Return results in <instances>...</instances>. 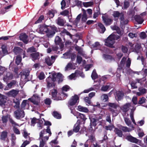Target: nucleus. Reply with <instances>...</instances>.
I'll list each match as a JSON object with an SVG mask.
<instances>
[{
	"mask_svg": "<svg viewBox=\"0 0 147 147\" xmlns=\"http://www.w3.org/2000/svg\"><path fill=\"white\" fill-rule=\"evenodd\" d=\"M110 35L114 41H115V40H118L120 38V36L118 35L113 34H111Z\"/></svg>",
	"mask_w": 147,
	"mask_h": 147,
	"instance_id": "nucleus-50",
	"label": "nucleus"
},
{
	"mask_svg": "<svg viewBox=\"0 0 147 147\" xmlns=\"http://www.w3.org/2000/svg\"><path fill=\"white\" fill-rule=\"evenodd\" d=\"M129 6V3L128 1H125L124 2L123 8L125 9H127Z\"/></svg>",
	"mask_w": 147,
	"mask_h": 147,
	"instance_id": "nucleus-54",
	"label": "nucleus"
},
{
	"mask_svg": "<svg viewBox=\"0 0 147 147\" xmlns=\"http://www.w3.org/2000/svg\"><path fill=\"white\" fill-rule=\"evenodd\" d=\"M111 36V35H109L105 40V45L108 47L113 48L114 47L113 45L115 43V41L113 40Z\"/></svg>",
	"mask_w": 147,
	"mask_h": 147,
	"instance_id": "nucleus-4",
	"label": "nucleus"
},
{
	"mask_svg": "<svg viewBox=\"0 0 147 147\" xmlns=\"http://www.w3.org/2000/svg\"><path fill=\"white\" fill-rule=\"evenodd\" d=\"M130 117L133 123L135 125H136V123L135 122L134 117V111L132 109L131 110V112L130 113Z\"/></svg>",
	"mask_w": 147,
	"mask_h": 147,
	"instance_id": "nucleus-40",
	"label": "nucleus"
},
{
	"mask_svg": "<svg viewBox=\"0 0 147 147\" xmlns=\"http://www.w3.org/2000/svg\"><path fill=\"white\" fill-rule=\"evenodd\" d=\"M57 79H59L58 82H62L63 81L62 75L60 73H58L57 75Z\"/></svg>",
	"mask_w": 147,
	"mask_h": 147,
	"instance_id": "nucleus-38",
	"label": "nucleus"
},
{
	"mask_svg": "<svg viewBox=\"0 0 147 147\" xmlns=\"http://www.w3.org/2000/svg\"><path fill=\"white\" fill-rule=\"evenodd\" d=\"M30 73V71L28 70H26L24 72L23 74L25 76V79H27Z\"/></svg>",
	"mask_w": 147,
	"mask_h": 147,
	"instance_id": "nucleus-62",
	"label": "nucleus"
},
{
	"mask_svg": "<svg viewBox=\"0 0 147 147\" xmlns=\"http://www.w3.org/2000/svg\"><path fill=\"white\" fill-rule=\"evenodd\" d=\"M26 102L27 100H24L21 104L20 108V109H21L22 110H23L25 109V107L26 105Z\"/></svg>",
	"mask_w": 147,
	"mask_h": 147,
	"instance_id": "nucleus-32",
	"label": "nucleus"
},
{
	"mask_svg": "<svg viewBox=\"0 0 147 147\" xmlns=\"http://www.w3.org/2000/svg\"><path fill=\"white\" fill-rule=\"evenodd\" d=\"M13 102L16 104L14 106V107L15 109H20V102L19 100L17 99H13Z\"/></svg>",
	"mask_w": 147,
	"mask_h": 147,
	"instance_id": "nucleus-27",
	"label": "nucleus"
},
{
	"mask_svg": "<svg viewBox=\"0 0 147 147\" xmlns=\"http://www.w3.org/2000/svg\"><path fill=\"white\" fill-rule=\"evenodd\" d=\"M3 53V54H7L8 53V52L7 49V47L5 45H3L1 47Z\"/></svg>",
	"mask_w": 147,
	"mask_h": 147,
	"instance_id": "nucleus-34",
	"label": "nucleus"
},
{
	"mask_svg": "<svg viewBox=\"0 0 147 147\" xmlns=\"http://www.w3.org/2000/svg\"><path fill=\"white\" fill-rule=\"evenodd\" d=\"M97 119L95 118H92L91 120V123L90 124L92 125H93L96 126V122Z\"/></svg>",
	"mask_w": 147,
	"mask_h": 147,
	"instance_id": "nucleus-47",
	"label": "nucleus"
},
{
	"mask_svg": "<svg viewBox=\"0 0 147 147\" xmlns=\"http://www.w3.org/2000/svg\"><path fill=\"white\" fill-rule=\"evenodd\" d=\"M7 97L0 94V105L4 106L7 102Z\"/></svg>",
	"mask_w": 147,
	"mask_h": 147,
	"instance_id": "nucleus-17",
	"label": "nucleus"
},
{
	"mask_svg": "<svg viewBox=\"0 0 147 147\" xmlns=\"http://www.w3.org/2000/svg\"><path fill=\"white\" fill-rule=\"evenodd\" d=\"M91 48L95 50H99L101 48V45L98 42H96L91 45Z\"/></svg>",
	"mask_w": 147,
	"mask_h": 147,
	"instance_id": "nucleus-20",
	"label": "nucleus"
},
{
	"mask_svg": "<svg viewBox=\"0 0 147 147\" xmlns=\"http://www.w3.org/2000/svg\"><path fill=\"white\" fill-rule=\"evenodd\" d=\"M78 110L80 111L87 113L89 111L87 108L83 107L81 105L78 106Z\"/></svg>",
	"mask_w": 147,
	"mask_h": 147,
	"instance_id": "nucleus-23",
	"label": "nucleus"
},
{
	"mask_svg": "<svg viewBox=\"0 0 147 147\" xmlns=\"http://www.w3.org/2000/svg\"><path fill=\"white\" fill-rule=\"evenodd\" d=\"M45 60V62L49 66H51L54 62L49 57H46Z\"/></svg>",
	"mask_w": 147,
	"mask_h": 147,
	"instance_id": "nucleus-26",
	"label": "nucleus"
},
{
	"mask_svg": "<svg viewBox=\"0 0 147 147\" xmlns=\"http://www.w3.org/2000/svg\"><path fill=\"white\" fill-rule=\"evenodd\" d=\"M112 15L115 18H117V20L118 19L119 17V19L120 20V22L123 24H126L129 22L128 20L125 19L124 14L123 13H120L118 11H113ZM115 20H117V19L116 18Z\"/></svg>",
	"mask_w": 147,
	"mask_h": 147,
	"instance_id": "nucleus-2",
	"label": "nucleus"
},
{
	"mask_svg": "<svg viewBox=\"0 0 147 147\" xmlns=\"http://www.w3.org/2000/svg\"><path fill=\"white\" fill-rule=\"evenodd\" d=\"M61 33L62 34H66L67 35L69 36L71 38H72V35L66 29L64 28L63 30L61 31Z\"/></svg>",
	"mask_w": 147,
	"mask_h": 147,
	"instance_id": "nucleus-39",
	"label": "nucleus"
},
{
	"mask_svg": "<svg viewBox=\"0 0 147 147\" xmlns=\"http://www.w3.org/2000/svg\"><path fill=\"white\" fill-rule=\"evenodd\" d=\"M102 18L104 23L106 26L110 25L113 21V20L111 18H109L107 17L102 16Z\"/></svg>",
	"mask_w": 147,
	"mask_h": 147,
	"instance_id": "nucleus-10",
	"label": "nucleus"
},
{
	"mask_svg": "<svg viewBox=\"0 0 147 147\" xmlns=\"http://www.w3.org/2000/svg\"><path fill=\"white\" fill-rule=\"evenodd\" d=\"M15 117L17 119H20L24 118L25 116L24 112L23 110L20 109H18L14 112Z\"/></svg>",
	"mask_w": 147,
	"mask_h": 147,
	"instance_id": "nucleus-5",
	"label": "nucleus"
},
{
	"mask_svg": "<svg viewBox=\"0 0 147 147\" xmlns=\"http://www.w3.org/2000/svg\"><path fill=\"white\" fill-rule=\"evenodd\" d=\"M91 77L93 80H95L98 78V74L95 69L94 70L92 71L91 74Z\"/></svg>",
	"mask_w": 147,
	"mask_h": 147,
	"instance_id": "nucleus-29",
	"label": "nucleus"
},
{
	"mask_svg": "<svg viewBox=\"0 0 147 147\" xmlns=\"http://www.w3.org/2000/svg\"><path fill=\"white\" fill-rule=\"evenodd\" d=\"M121 129L124 132H129L131 130L127 127L121 126Z\"/></svg>",
	"mask_w": 147,
	"mask_h": 147,
	"instance_id": "nucleus-51",
	"label": "nucleus"
},
{
	"mask_svg": "<svg viewBox=\"0 0 147 147\" xmlns=\"http://www.w3.org/2000/svg\"><path fill=\"white\" fill-rule=\"evenodd\" d=\"M82 60V59L81 56L78 55L77 56L76 61L79 64H80L81 63Z\"/></svg>",
	"mask_w": 147,
	"mask_h": 147,
	"instance_id": "nucleus-57",
	"label": "nucleus"
},
{
	"mask_svg": "<svg viewBox=\"0 0 147 147\" xmlns=\"http://www.w3.org/2000/svg\"><path fill=\"white\" fill-rule=\"evenodd\" d=\"M146 80V78H143L141 79H136V80L137 83H140L141 85H142L144 82H145Z\"/></svg>",
	"mask_w": 147,
	"mask_h": 147,
	"instance_id": "nucleus-33",
	"label": "nucleus"
},
{
	"mask_svg": "<svg viewBox=\"0 0 147 147\" xmlns=\"http://www.w3.org/2000/svg\"><path fill=\"white\" fill-rule=\"evenodd\" d=\"M98 26L101 29V32L104 33L106 30V28L104 25L101 23H99L98 24Z\"/></svg>",
	"mask_w": 147,
	"mask_h": 147,
	"instance_id": "nucleus-31",
	"label": "nucleus"
},
{
	"mask_svg": "<svg viewBox=\"0 0 147 147\" xmlns=\"http://www.w3.org/2000/svg\"><path fill=\"white\" fill-rule=\"evenodd\" d=\"M44 16L43 15L40 16L38 18V20L35 22V24H37L40 23L44 19Z\"/></svg>",
	"mask_w": 147,
	"mask_h": 147,
	"instance_id": "nucleus-44",
	"label": "nucleus"
},
{
	"mask_svg": "<svg viewBox=\"0 0 147 147\" xmlns=\"http://www.w3.org/2000/svg\"><path fill=\"white\" fill-rule=\"evenodd\" d=\"M131 106V105L130 103H127L121 107L120 109L124 113L125 115L126 114V113L129 110Z\"/></svg>",
	"mask_w": 147,
	"mask_h": 147,
	"instance_id": "nucleus-8",
	"label": "nucleus"
},
{
	"mask_svg": "<svg viewBox=\"0 0 147 147\" xmlns=\"http://www.w3.org/2000/svg\"><path fill=\"white\" fill-rule=\"evenodd\" d=\"M16 83L17 82L16 80H13L11 82L8 84V86L9 88H11L13 86L16 85Z\"/></svg>",
	"mask_w": 147,
	"mask_h": 147,
	"instance_id": "nucleus-42",
	"label": "nucleus"
},
{
	"mask_svg": "<svg viewBox=\"0 0 147 147\" xmlns=\"http://www.w3.org/2000/svg\"><path fill=\"white\" fill-rule=\"evenodd\" d=\"M102 97L103 100H104L105 102H107L109 100V97L108 95L106 94H104L102 96Z\"/></svg>",
	"mask_w": 147,
	"mask_h": 147,
	"instance_id": "nucleus-58",
	"label": "nucleus"
},
{
	"mask_svg": "<svg viewBox=\"0 0 147 147\" xmlns=\"http://www.w3.org/2000/svg\"><path fill=\"white\" fill-rule=\"evenodd\" d=\"M103 56L106 59H112L111 56L109 55L104 54Z\"/></svg>",
	"mask_w": 147,
	"mask_h": 147,
	"instance_id": "nucleus-64",
	"label": "nucleus"
},
{
	"mask_svg": "<svg viewBox=\"0 0 147 147\" xmlns=\"http://www.w3.org/2000/svg\"><path fill=\"white\" fill-rule=\"evenodd\" d=\"M53 115L55 117L58 119H60L61 118V115L57 112L55 111H54L53 112Z\"/></svg>",
	"mask_w": 147,
	"mask_h": 147,
	"instance_id": "nucleus-37",
	"label": "nucleus"
},
{
	"mask_svg": "<svg viewBox=\"0 0 147 147\" xmlns=\"http://www.w3.org/2000/svg\"><path fill=\"white\" fill-rule=\"evenodd\" d=\"M46 81L47 83V88L48 89L50 88L55 86V82L53 81L51 77L50 76L47 78Z\"/></svg>",
	"mask_w": 147,
	"mask_h": 147,
	"instance_id": "nucleus-6",
	"label": "nucleus"
},
{
	"mask_svg": "<svg viewBox=\"0 0 147 147\" xmlns=\"http://www.w3.org/2000/svg\"><path fill=\"white\" fill-rule=\"evenodd\" d=\"M134 18L135 21L137 22L138 24H141L144 21L143 18L140 15H136L134 17Z\"/></svg>",
	"mask_w": 147,
	"mask_h": 147,
	"instance_id": "nucleus-19",
	"label": "nucleus"
},
{
	"mask_svg": "<svg viewBox=\"0 0 147 147\" xmlns=\"http://www.w3.org/2000/svg\"><path fill=\"white\" fill-rule=\"evenodd\" d=\"M52 98L54 100H56L57 101L61 100V97L57 96V90L54 89L51 92Z\"/></svg>",
	"mask_w": 147,
	"mask_h": 147,
	"instance_id": "nucleus-11",
	"label": "nucleus"
},
{
	"mask_svg": "<svg viewBox=\"0 0 147 147\" xmlns=\"http://www.w3.org/2000/svg\"><path fill=\"white\" fill-rule=\"evenodd\" d=\"M107 106L111 107L113 108L114 109H116L118 106V105L116 103H111L109 102L107 103Z\"/></svg>",
	"mask_w": 147,
	"mask_h": 147,
	"instance_id": "nucleus-28",
	"label": "nucleus"
},
{
	"mask_svg": "<svg viewBox=\"0 0 147 147\" xmlns=\"http://www.w3.org/2000/svg\"><path fill=\"white\" fill-rule=\"evenodd\" d=\"M44 102L46 105H50L51 102V100L49 98H47L45 100Z\"/></svg>",
	"mask_w": 147,
	"mask_h": 147,
	"instance_id": "nucleus-56",
	"label": "nucleus"
},
{
	"mask_svg": "<svg viewBox=\"0 0 147 147\" xmlns=\"http://www.w3.org/2000/svg\"><path fill=\"white\" fill-rule=\"evenodd\" d=\"M146 99L144 97H142L140 98L138 102V104L140 105L142 104L145 103L146 100Z\"/></svg>",
	"mask_w": 147,
	"mask_h": 147,
	"instance_id": "nucleus-49",
	"label": "nucleus"
},
{
	"mask_svg": "<svg viewBox=\"0 0 147 147\" xmlns=\"http://www.w3.org/2000/svg\"><path fill=\"white\" fill-rule=\"evenodd\" d=\"M138 90L140 92L142 95L147 92V90L143 87H139L138 88Z\"/></svg>",
	"mask_w": 147,
	"mask_h": 147,
	"instance_id": "nucleus-41",
	"label": "nucleus"
},
{
	"mask_svg": "<svg viewBox=\"0 0 147 147\" xmlns=\"http://www.w3.org/2000/svg\"><path fill=\"white\" fill-rule=\"evenodd\" d=\"M140 36L142 39H145L146 38V34L144 32H141L140 33Z\"/></svg>",
	"mask_w": 147,
	"mask_h": 147,
	"instance_id": "nucleus-53",
	"label": "nucleus"
},
{
	"mask_svg": "<svg viewBox=\"0 0 147 147\" xmlns=\"http://www.w3.org/2000/svg\"><path fill=\"white\" fill-rule=\"evenodd\" d=\"M38 120V127L40 128V129H42V128L43 121L42 120L39 119Z\"/></svg>",
	"mask_w": 147,
	"mask_h": 147,
	"instance_id": "nucleus-61",
	"label": "nucleus"
},
{
	"mask_svg": "<svg viewBox=\"0 0 147 147\" xmlns=\"http://www.w3.org/2000/svg\"><path fill=\"white\" fill-rule=\"evenodd\" d=\"M27 53H34L36 52V49L34 47L32 46L28 48L26 50Z\"/></svg>",
	"mask_w": 147,
	"mask_h": 147,
	"instance_id": "nucleus-30",
	"label": "nucleus"
},
{
	"mask_svg": "<svg viewBox=\"0 0 147 147\" xmlns=\"http://www.w3.org/2000/svg\"><path fill=\"white\" fill-rule=\"evenodd\" d=\"M124 119L125 123L128 126H129L131 124V122L129 118L124 117Z\"/></svg>",
	"mask_w": 147,
	"mask_h": 147,
	"instance_id": "nucleus-52",
	"label": "nucleus"
},
{
	"mask_svg": "<svg viewBox=\"0 0 147 147\" xmlns=\"http://www.w3.org/2000/svg\"><path fill=\"white\" fill-rule=\"evenodd\" d=\"M30 54V57L31 58L33 61H35L36 60L39 59L40 57V53L38 52H34Z\"/></svg>",
	"mask_w": 147,
	"mask_h": 147,
	"instance_id": "nucleus-16",
	"label": "nucleus"
},
{
	"mask_svg": "<svg viewBox=\"0 0 147 147\" xmlns=\"http://www.w3.org/2000/svg\"><path fill=\"white\" fill-rule=\"evenodd\" d=\"M109 85H103L101 87V90L102 91H106L109 88Z\"/></svg>",
	"mask_w": 147,
	"mask_h": 147,
	"instance_id": "nucleus-48",
	"label": "nucleus"
},
{
	"mask_svg": "<svg viewBox=\"0 0 147 147\" xmlns=\"http://www.w3.org/2000/svg\"><path fill=\"white\" fill-rule=\"evenodd\" d=\"M45 76L44 73L42 72L40 73L38 77L40 80H42L45 78Z\"/></svg>",
	"mask_w": 147,
	"mask_h": 147,
	"instance_id": "nucleus-63",
	"label": "nucleus"
},
{
	"mask_svg": "<svg viewBox=\"0 0 147 147\" xmlns=\"http://www.w3.org/2000/svg\"><path fill=\"white\" fill-rule=\"evenodd\" d=\"M55 41L56 45H59L60 49H62L64 47V44L61 38L59 36H57L55 37Z\"/></svg>",
	"mask_w": 147,
	"mask_h": 147,
	"instance_id": "nucleus-9",
	"label": "nucleus"
},
{
	"mask_svg": "<svg viewBox=\"0 0 147 147\" xmlns=\"http://www.w3.org/2000/svg\"><path fill=\"white\" fill-rule=\"evenodd\" d=\"M78 117L80 119H78L77 121H80V123L84 125L85 123L86 120L87 119L85 115L79 113Z\"/></svg>",
	"mask_w": 147,
	"mask_h": 147,
	"instance_id": "nucleus-15",
	"label": "nucleus"
},
{
	"mask_svg": "<svg viewBox=\"0 0 147 147\" xmlns=\"http://www.w3.org/2000/svg\"><path fill=\"white\" fill-rule=\"evenodd\" d=\"M75 48L76 50L78 51V53L80 54H82V49L81 48L78 46H76L75 47Z\"/></svg>",
	"mask_w": 147,
	"mask_h": 147,
	"instance_id": "nucleus-46",
	"label": "nucleus"
},
{
	"mask_svg": "<svg viewBox=\"0 0 147 147\" xmlns=\"http://www.w3.org/2000/svg\"><path fill=\"white\" fill-rule=\"evenodd\" d=\"M81 124L80 123V121H77L76 123L74 125L73 129V131L75 133L78 132L80 129V125Z\"/></svg>",
	"mask_w": 147,
	"mask_h": 147,
	"instance_id": "nucleus-18",
	"label": "nucleus"
},
{
	"mask_svg": "<svg viewBox=\"0 0 147 147\" xmlns=\"http://www.w3.org/2000/svg\"><path fill=\"white\" fill-rule=\"evenodd\" d=\"M69 11L67 10H65L60 12V14L64 16H66L69 14Z\"/></svg>",
	"mask_w": 147,
	"mask_h": 147,
	"instance_id": "nucleus-59",
	"label": "nucleus"
},
{
	"mask_svg": "<svg viewBox=\"0 0 147 147\" xmlns=\"http://www.w3.org/2000/svg\"><path fill=\"white\" fill-rule=\"evenodd\" d=\"M114 131L115 134L119 137H122L123 134L122 131L119 129L118 128L115 127L114 130Z\"/></svg>",
	"mask_w": 147,
	"mask_h": 147,
	"instance_id": "nucleus-24",
	"label": "nucleus"
},
{
	"mask_svg": "<svg viewBox=\"0 0 147 147\" xmlns=\"http://www.w3.org/2000/svg\"><path fill=\"white\" fill-rule=\"evenodd\" d=\"M89 140L91 142H93L95 140V138L94 136L93 135L91 134L89 136Z\"/></svg>",
	"mask_w": 147,
	"mask_h": 147,
	"instance_id": "nucleus-55",
	"label": "nucleus"
},
{
	"mask_svg": "<svg viewBox=\"0 0 147 147\" xmlns=\"http://www.w3.org/2000/svg\"><path fill=\"white\" fill-rule=\"evenodd\" d=\"M46 141H44L43 140H41L40 141L39 147H46Z\"/></svg>",
	"mask_w": 147,
	"mask_h": 147,
	"instance_id": "nucleus-45",
	"label": "nucleus"
},
{
	"mask_svg": "<svg viewBox=\"0 0 147 147\" xmlns=\"http://www.w3.org/2000/svg\"><path fill=\"white\" fill-rule=\"evenodd\" d=\"M55 12H57V11L56 10L52 9L49 11L48 14L51 18H52L54 16Z\"/></svg>",
	"mask_w": 147,
	"mask_h": 147,
	"instance_id": "nucleus-35",
	"label": "nucleus"
},
{
	"mask_svg": "<svg viewBox=\"0 0 147 147\" xmlns=\"http://www.w3.org/2000/svg\"><path fill=\"white\" fill-rule=\"evenodd\" d=\"M19 91L15 90H12L8 93V95L10 96L15 97L18 93Z\"/></svg>",
	"mask_w": 147,
	"mask_h": 147,
	"instance_id": "nucleus-21",
	"label": "nucleus"
},
{
	"mask_svg": "<svg viewBox=\"0 0 147 147\" xmlns=\"http://www.w3.org/2000/svg\"><path fill=\"white\" fill-rule=\"evenodd\" d=\"M23 49L18 47H15L13 49V52L16 55L21 53Z\"/></svg>",
	"mask_w": 147,
	"mask_h": 147,
	"instance_id": "nucleus-22",
	"label": "nucleus"
},
{
	"mask_svg": "<svg viewBox=\"0 0 147 147\" xmlns=\"http://www.w3.org/2000/svg\"><path fill=\"white\" fill-rule=\"evenodd\" d=\"M115 95L116 99L117 101H120L123 99L124 95L122 91H118L116 92Z\"/></svg>",
	"mask_w": 147,
	"mask_h": 147,
	"instance_id": "nucleus-7",
	"label": "nucleus"
},
{
	"mask_svg": "<svg viewBox=\"0 0 147 147\" xmlns=\"http://www.w3.org/2000/svg\"><path fill=\"white\" fill-rule=\"evenodd\" d=\"M137 83V82H136L134 81H132L131 82V85L132 89H136L138 88V86L136 85Z\"/></svg>",
	"mask_w": 147,
	"mask_h": 147,
	"instance_id": "nucleus-43",
	"label": "nucleus"
},
{
	"mask_svg": "<svg viewBox=\"0 0 147 147\" xmlns=\"http://www.w3.org/2000/svg\"><path fill=\"white\" fill-rule=\"evenodd\" d=\"M57 24L61 26H64L66 23V20L61 17H58L56 20Z\"/></svg>",
	"mask_w": 147,
	"mask_h": 147,
	"instance_id": "nucleus-12",
	"label": "nucleus"
},
{
	"mask_svg": "<svg viewBox=\"0 0 147 147\" xmlns=\"http://www.w3.org/2000/svg\"><path fill=\"white\" fill-rule=\"evenodd\" d=\"M79 97L78 95L75 94L74 96H72L69 100L68 102V107L75 105L76 103L79 102Z\"/></svg>",
	"mask_w": 147,
	"mask_h": 147,
	"instance_id": "nucleus-3",
	"label": "nucleus"
},
{
	"mask_svg": "<svg viewBox=\"0 0 147 147\" xmlns=\"http://www.w3.org/2000/svg\"><path fill=\"white\" fill-rule=\"evenodd\" d=\"M126 139L128 141L132 143L137 144L139 140L136 138L134 137L131 135L127 136L126 137Z\"/></svg>",
	"mask_w": 147,
	"mask_h": 147,
	"instance_id": "nucleus-13",
	"label": "nucleus"
},
{
	"mask_svg": "<svg viewBox=\"0 0 147 147\" xmlns=\"http://www.w3.org/2000/svg\"><path fill=\"white\" fill-rule=\"evenodd\" d=\"M28 37V36L25 33H22L20 35L19 38L25 44H27L28 43V40H27Z\"/></svg>",
	"mask_w": 147,
	"mask_h": 147,
	"instance_id": "nucleus-14",
	"label": "nucleus"
},
{
	"mask_svg": "<svg viewBox=\"0 0 147 147\" xmlns=\"http://www.w3.org/2000/svg\"><path fill=\"white\" fill-rule=\"evenodd\" d=\"M73 67V65L72 63H68L65 67L66 69H72Z\"/></svg>",
	"mask_w": 147,
	"mask_h": 147,
	"instance_id": "nucleus-60",
	"label": "nucleus"
},
{
	"mask_svg": "<svg viewBox=\"0 0 147 147\" xmlns=\"http://www.w3.org/2000/svg\"><path fill=\"white\" fill-rule=\"evenodd\" d=\"M7 136V132L6 131H3L1 133L0 139L1 140L5 141Z\"/></svg>",
	"mask_w": 147,
	"mask_h": 147,
	"instance_id": "nucleus-25",
	"label": "nucleus"
},
{
	"mask_svg": "<svg viewBox=\"0 0 147 147\" xmlns=\"http://www.w3.org/2000/svg\"><path fill=\"white\" fill-rule=\"evenodd\" d=\"M39 30L41 32L46 33L48 38L52 37L56 32H58L57 27L54 25L51 26L42 25L39 28Z\"/></svg>",
	"mask_w": 147,
	"mask_h": 147,
	"instance_id": "nucleus-1",
	"label": "nucleus"
},
{
	"mask_svg": "<svg viewBox=\"0 0 147 147\" xmlns=\"http://www.w3.org/2000/svg\"><path fill=\"white\" fill-rule=\"evenodd\" d=\"M22 57L20 55H18L16 57V63L17 65H19L22 61Z\"/></svg>",
	"mask_w": 147,
	"mask_h": 147,
	"instance_id": "nucleus-36",
	"label": "nucleus"
}]
</instances>
